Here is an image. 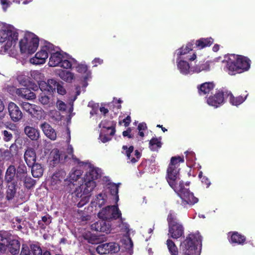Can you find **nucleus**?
Instances as JSON below:
<instances>
[{
    "instance_id": "nucleus-32",
    "label": "nucleus",
    "mask_w": 255,
    "mask_h": 255,
    "mask_svg": "<svg viewBox=\"0 0 255 255\" xmlns=\"http://www.w3.org/2000/svg\"><path fill=\"white\" fill-rule=\"evenodd\" d=\"M111 206H109L103 208L100 212H99L98 213V216L100 219L109 221L111 218Z\"/></svg>"
},
{
    "instance_id": "nucleus-49",
    "label": "nucleus",
    "mask_w": 255,
    "mask_h": 255,
    "mask_svg": "<svg viewBox=\"0 0 255 255\" xmlns=\"http://www.w3.org/2000/svg\"><path fill=\"white\" fill-rule=\"evenodd\" d=\"M59 66L65 69H70L72 67V63L71 61L67 59H64L63 57Z\"/></svg>"
},
{
    "instance_id": "nucleus-58",
    "label": "nucleus",
    "mask_w": 255,
    "mask_h": 255,
    "mask_svg": "<svg viewBox=\"0 0 255 255\" xmlns=\"http://www.w3.org/2000/svg\"><path fill=\"white\" fill-rule=\"evenodd\" d=\"M116 125V124L115 123V124H113L111 127H103V128H106L108 130L111 129V131L110 133V136H113L116 132V129H115Z\"/></svg>"
},
{
    "instance_id": "nucleus-26",
    "label": "nucleus",
    "mask_w": 255,
    "mask_h": 255,
    "mask_svg": "<svg viewBox=\"0 0 255 255\" xmlns=\"http://www.w3.org/2000/svg\"><path fill=\"white\" fill-rule=\"evenodd\" d=\"M225 93L226 98H229V102L230 104L234 106H237L240 105L243 103L246 99V97H243L241 96L235 97L230 91H227Z\"/></svg>"
},
{
    "instance_id": "nucleus-53",
    "label": "nucleus",
    "mask_w": 255,
    "mask_h": 255,
    "mask_svg": "<svg viewBox=\"0 0 255 255\" xmlns=\"http://www.w3.org/2000/svg\"><path fill=\"white\" fill-rule=\"evenodd\" d=\"M68 153L71 155V157L74 161L77 162L78 164L81 163L80 162V160L73 154V149L71 146L68 147Z\"/></svg>"
},
{
    "instance_id": "nucleus-2",
    "label": "nucleus",
    "mask_w": 255,
    "mask_h": 255,
    "mask_svg": "<svg viewBox=\"0 0 255 255\" xmlns=\"http://www.w3.org/2000/svg\"><path fill=\"white\" fill-rule=\"evenodd\" d=\"M202 237L199 234H189L181 243L179 250L170 239L166 241V245L170 255H195L197 245L201 244Z\"/></svg>"
},
{
    "instance_id": "nucleus-43",
    "label": "nucleus",
    "mask_w": 255,
    "mask_h": 255,
    "mask_svg": "<svg viewBox=\"0 0 255 255\" xmlns=\"http://www.w3.org/2000/svg\"><path fill=\"white\" fill-rule=\"evenodd\" d=\"M9 46H10L12 43H15L18 40V33L14 30H9Z\"/></svg>"
},
{
    "instance_id": "nucleus-14",
    "label": "nucleus",
    "mask_w": 255,
    "mask_h": 255,
    "mask_svg": "<svg viewBox=\"0 0 255 255\" xmlns=\"http://www.w3.org/2000/svg\"><path fill=\"white\" fill-rule=\"evenodd\" d=\"M17 146L15 144H12L9 149H0V158L2 160H9L14 155L17 154Z\"/></svg>"
},
{
    "instance_id": "nucleus-63",
    "label": "nucleus",
    "mask_w": 255,
    "mask_h": 255,
    "mask_svg": "<svg viewBox=\"0 0 255 255\" xmlns=\"http://www.w3.org/2000/svg\"><path fill=\"white\" fill-rule=\"evenodd\" d=\"M123 122L124 123L125 127H128L131 122L130 117L129 116H128L125 119L123 120Z\"/></svg>"
},
{
    "instance_id": "nucleus-3",
    "label": "nucleus",
    "mask_w": 255,
    "mask_h": 255,
    "mask_svg": "<svg viewBox=\"0 0 255 255\" xmlns=\"http://www.w3.org/2000/svg\"><path fill=\"white\" fill-rule=\"evenodd\" d=\"M96 172L94 170L86 173L84 177V184L81 185L75 191V196L77 198H81L77 204V207L79 208L83 207L89 201L90 193L96 186L94 180L97 178L98 175L94 177V174Z\"/></svg>"
},
{
    "instance_id": "nucleus-13",
    "label": "nucleus",
    "mask_w": 255,
    "mask_h": 255,
    "mask_svg": "<svg viewBox=\"0 0 255 255\" xmlns=\"http://www.w3.org/2000/svg\"><path fill=\"white\" fill-rule=\"evenodd\" d=\"M168 235L173 239H177L184 235V228L180 223L168 227Z\"/></svg>"
},
{
    "instance_id": "nucleus-55",
    "label": "nucleus",
    "mask_w": 255,
    "mask_h": 255,
    "mask_svg": "<svg viewBox=\"0 0 255 255\" xmlns=\"http://www.w3.org/2000/svg\"><path fill=\"white\" fill-rule=\"evenodd\" d=\"M131 129L130 128H128L126 130H124L123 132V135L124 136H127L128 138H133L134 136L131 133Z\"/></svg>"
},
{
    "instance_id": "nucleus-16",
    "label": "nucleus",
    "mask_w": 255,
    "mask_h": 255,
    "mask_svg": "<svg viewBox=\"0 0 255 255\" xmlns=\"http://www.w3.org/2000/svg\"><path fill=\"white\" fill-rule=\"evenodd\" d=\"M16 167L13 165L8 166L5 171L4 181L5 183H18L16 178Z\"/></svg>"
},
{
    "instance_id": "nucleus-8",
    "label": "nucleus",
    "mask_w": 255,
    "mask_h": 255,
    "mask_svg": "<svg viewBox=\"0 0 255 255\" xmlns=\"http://www.w3.org/2000/svg\"><path fill=\"white\" fill-rule=\"evenodd\" d=\"M119 250V245L115 242L102 244L96 248L97 252L101 255L116 253Z\"/></svg>"
},
{
    "instance_id": "nucleus-12",
    "label": "nucleus",
    "mask_w": 255,
    "mask_h": 255,
    "mask_svg": "<svg viewBox=\"0 0 255 255\" xmlns=\"http://www.w3.org/2000/svg\"><path fill=\"white\" fill-rule=\"evenodd\" d=\"M92 230L100 232L109 233L111 229V225L110 221L104 220L102 219L95 222L91 225Z\"/></svg>"
},
{
    "instance_id": "nucleus-11",
    "label": "nucleus",
    "mask_w": 255,
    "mask_h": 255,
    "mask_svg": "<svg viewBox=\"0 0 255 255\" xmlns=\"http://www.w3.org/2000/svg\"><path fill=\"white\" fill-rule=\"evenodd\" d=\"M21 105L23 110L27 112L32 117L37 119L41 118L42 111L39 107L27 102H22Z\"/></svg>"
},
{
    "instance_id": "nucleus-60",
    "label": "nucleus",
    "mask_w": 255,
    "mask_h": 255,
    "mask_svg": "<svg viewBox=\"0 0 255 255\" xmlns=\"http://www.w3.org/2000/svg\"><path fill=\"white\" fill-rule=\"evenodd\" d=\"M103 62V60L100 58H95L93 61L92 63L94 64V67L97 66L99 64H102Z\"/></svg>"
},
{
    "instance_id": "nucleus-10",
    "label": "nucleus",
    "mask_w": 255,
    "mask_h": 255,
    "mask_svg": "<svg viewBox=\"0 0 255 255\" xmlns=\"http://www.w3.org/2000/svg\"><path fill=\"white\" fill-rule=\"evenodd\" d=\"M49 49V46L47 45L43 46L40 51L36 53L34 57L30 59V62L35 65L44 63L46 59L48 57V51Z\"/></svg>"
},
{
    "instance_id": "nucleus-50",
    "label": "nucleus",
    "mask_w": 255,
    "mask_h": 255,
    "mask_svg": "<svg viewBox=\"0 0 255 255\" xmlns=\"http://www.w3.org/2000/svg\"><path fill=\"white\" fill-rule=\"evenodd\" d=\"M2 134L3 135V140L5 141V142L10 141L13 137L12 133L10 132H9L6 130L2 131Z\"/></svg>"
},
{
    "instance_id": "nucleus-34",
    "label": "nucleus",
    "mask_w": 255,
    "mask_h": 255,
    "mask_svg": "<svg viewBox=\"0 0 255 255\" xmlns=\"http://www.w3.org/2000/svg\"><path fill=\"white\" fill-rule=\"evenodd\" d=\"M111 218L110 220H116L117 219L120 218V220L122 221V213L119 208L117 206H111Z\"/></svg>"
},
{
    "instance_id": "nucleus-41",
    "label": "nucleus",
    "mask_w": 255,
    "mask_h": 255,
    "mask_svg": "<svg viewBox=\"0 0 255 255\" xmlns=\"http://www.w3.org/2000/svg\"><path fill=\"white\" fill-rule=\"evenodd\" d=\"M184 161L183 157L174 156L172 157L169 165L175 166L176 168H179V163H183Z\"/></svg>"
},
{
    "instance_id": "nucleus-22",
    "label": "nucleus",
    "mask_w": 255,
    "mask_h": 255,
    "mask_svg": "<svg viewBox=\"0 0 255 255\" xmlns=\"http://www.w3.org/2000/svg\"><path fill=\"white\" fill-rule=\"evenodd\" d=\"M66 173L64 170L62 169L57 170L51 177V184L52 185L58 184L62 180L66 181Z\"/></svg>"
},
{
    "instance_id": "nucleus-38",
    "label": "nucleus",
    "mask_w": 255,
    "mask_h": 255,
    "mask_svg": "<svg viewBox=\"0 0 255 255\" xmlns=\"http://www.w3.org/2000/svg\"><path fill=\"white\" fill-rule=\"evenodd\" d=\"M149 148L152 151L157 150L161 147L162 143L157 138H152L149 142Z\"/></svg>"
},
{
    "instance_id": "nucleus-52",
    "label": "nucleus",
    "mask_w": 255,
    "mask_h": 255,
    "mask_svg": "<svg viewBox=\"0 0 255 255\" xmlns=\"http://www.w3.org/2000/svg\"><path fill=\"white\" fill-rule=\"evenodd\" d=\"M39 88L42 92L47 91V93H49V88L47 83L43 81L40 82L39 84Z\"/></svg>"
},
{
    "instance_id": "nucleus-15",
    "label": "nucleus",
    "mask_w": 255,
    "mask_h": 255,
    "mask_svg": "<svg viewBox=\"0 0 255 255\" xmlns=\"http://www.w3.org/2000/svg\"><path fill=\"white\" fill-rule=\"evenodd\" d=\"M6 184V191L5 194V199L10 201L16 197L18 188V183H11Z\"/></svg>"
},
{
    "instance_id": "nucleus-42",
    "label": "nucleus",
    "mask_w": 255,
    "mask_h": 255,
    "mask_svg": "<svg viewBox=\"0 0 255 255\" xmlns=\"http://www.w3.org/2000/svg\"><path fill=\"white\" fill-rule=\"evenodd\" d=\"M109 189L110 193L112 195L115 196L116 200L118 201L119 200V186L115 183H113L109 185L108 187Z\"/></svg>"
},
{
    "instance_id": "nucleus-24",
    "label": "nucleus",
    "mask_w": 255,
    "mask_h": 255,
    "mask_svg": "<svg viewBox=\"0 0 255 255\" xmlns=\"http://www.w3.org/2000/svg\"><path fill=\"white\" fill-rule=\"evenodd\" d=\"M63 56L60 53L56 52L51 54L48 62L50 67L59 66Z\"/></svg>"
},
{
    "instance_id": "nucleus-30",
    "label": "nucleus",
    "mask_w": 255,
    "mask_h": 255,
    "mask_svg": "<svg viewBox=\"0 0 255 255\" xmlns=\"http://www.w3.org/2000/svg\"><path fill=\"white\" fill-rule=\"evenodd\" d=\"M31 173L35 178H39L41 177L43 173V168L41 165L35 162L31 165Z\"/></svg>"
},
{
    "instance_id": "nucleus-59",
    "label": "nucleus",
    "mask_w": 255,
    "mask_h": 255,
    "mask_svg": "<svg viewBox=\"0 0 255 255\" xmlns=\"http://www.w3.org/2000/svg\"><path fill=\"white\" fill-rule=\"evenodd\" d=\"M100 137L101 141L103 143H106V142L111 140L112 139L111 137H110V136L107 135L106 134H100Z\"/></svg>"
},
{
    "instance_id": "nucleus-40",
    "label": "nucleus",
    "mask_w": 255,
    "mask_h": 255,
    "mask_svg": "<svg viewBox=\"0 0 255 255\" xmlns=\"http://www.w3.org/2000/svg\"><path fill=\"white\" fill-rule=\"evenodd\" d=\"M9 29L0 30V42L1 43L6 41V45L9 46Z\"/></svg>"
},
{
    "instance_id": "nucleus-62",
    "label": "nucleus",
    "mask_w": 255,
    "mask_h": 255,
    "mask_svg": "<svg viewBox=\"0 0 255 255\" xmlns=\"http://www.w3.org/2000/svg\"><path fill=\"white\" fill-rule=\"evenodd\" d=\"M147 128L146 124L145 123H139L137 126V129L138 130H145Z\"/></svg>"
},
{
    "instance_id": "nucleus-4",
    "label": "nucleus",
    "mask_w": 255,
    "mask_h": 255,
    "mask_svg": "<svg viewBox=\"0 0 255 255\" xmlns=\"http://www.w3.org/2000/svg\"><path fill=\"white\" fill-rule=\"evenodd\" d=\"M251 66V60L246 56L231 54L227 60L226 67L229 74L235 75L248 71Z\"/></svg>"
},
{
    "instance_id": "nucleus-33",
    "label": "nucleus",
    "mask_w": 255,
    "mask_h": 255,
    "mask_svg": "<svg viewBox=\"0 0 255 255\" xmlns=\"http://www.w3.org/2000/svg\"><path fill=\"white\" fill-rule=\"evenodd\" d=\"M59 75L62 80L68 83L72 82L74 78V75L73 73L66 70H62Z\"/></svg>"
},
{
    "instance_id": "nucleus-31",
    "label": "nucleus",
    "mask_w": 255,
    "mask_h": 255,
    "mask_svg": "<svg viewBox=\"0 0 255 255\" xmlns=\"http://www.w3.org/2000/svg\"><path fill=\"white\" fill-rule=\"evenodd\" d=\"M194 45V41L188 42L185 47L182 46L181 48L178 49L177 55L181 56L182 55H186L190 51L192 50L193 45Z\"/></svg>"
},
{
    "instance_id": "nucleus-61",
    "label": "nucleus",
    "mask_w": 255,
    "mask_h": 255,
    "mask_svg": "<svg viewBox=\"0 0 255 255\" xmlns=\"http://www.w3.org/2000/svg\"><path fill=\"white\" fill-rule=\"evenodd\" d=\"M201 181L203 184L206 186V187L208 188L211 184V182L209 179L206 176H203L201 179Z\"/></svg>"
},
{
    "instance_id": "nucleus-51",
    "label": "nucleus",
    "mask_w": 255,
    "mask_h": 255,
    "mask_svg": "<svg viewBox=\"0 0 255 255\" xmlns=\"http://www.w3.org/2000/svg\"><path fill=\"white\" fill-rule=\"evenodd\" d=\"M134 155L135 157H132L130 159V163L133 164L138 161L141 156V153L138 150L134 151Z\"/></svg>"
},
{
    "instance_id": "nucleus-46",
    "label": "nucleus",
    "mask_w": 255,
    "mask_h": 255,
    "mask_svg": "<svg viewBox=\"0 0 255 255\" xmlns=\"http://www.w3.org/2000/svg\"><path fill=\"white\" fill-rule=\"evenodd\" d=\"M23 182L24 185L27 189H30L35 185V181L32 179L30 177L27 176L23 180H22Z\"/></svg>"
},
{
    "instance_id": "nucleus-35",
    "label": "nucleus",
    "mask_w": 255,
    "mask_h": 255,
    "mask_svg": "<svg viewBox=\"0 0 255 255\" xmlns=\"http://www.w3.org/2000/svg\"><path fill=\"white\" fill-rule=\"evenodd\" d=\"M177 67L180 72L183 74H187L189 72V64L185 60H180L177 64Z\"/></svg>"
},
{
    "instance_id": "nucleus-64",
    "label": "nucleus",
    "mask_w": 255,
    "mask_h": 255,
    "mask_svg": "<svg viewBox=\"0 0 255 255\" xmlns=\"http://www.w3.org/2000/svg\"><path fill=\"white\" fill-rule=\"evenodd\" d=\"M50 219V216H44L42 217V222L45 223L46 225H49L51 222Z\"/></svg>"
},
{
    "instance_id": "nucleus-48",
    "label": "nucleus",
    "mask_w": 255,
    "mask_h": 255,
    "mask_svg": "<svg viewBox=\"0 0 255 255\" xmlns=\"http://www.w3.org/2000/svg\"><path fill=\"white\" fill-rule=\"evenodd\" d=\"M50 98L45 93H42L40 94L39 101L42 105H48L49 103Z\"/></svg>"
},
{
    "instance_id": "nucleus-25",
    "label": "nucleus",
    "mask_w": 255,
    "mask_h": 255,
    "mask_svg": "<svg viewBox=\"0 0 255 255\" xmlns=\"http://www.w3.org/2000/svg\"><path fill=\"white\" fill-rule=\"evenodd\" d=\"M16 178L17 181H22L27 176L26 166L24 164H19L16 168Z\"/></svg>"
},
{
    "instance_id": "nucleus-7",
    "label": "nucleus",
    "mask_w": 255,
    "mask_h": 255,
    "mask_svg": "<svg viewBox=\"0 0 255 255\" xmlns=\"http://www.w3.org/2000/svg\"><path fill=\"white\" fill-rule=\"evenodd\" d=\"M227 90H218L213 95L210 96L207 99V104L215 108H218L225 102V98H226V92Z\"/></svg>"
},
{
    "instance_id": "nucleus-44",
    "label": "nucleus",
    "mask_w": 255,
    "mask_h": 255,
    "mask_svg": "<svg viewBox=\"0 0 255 255\" xmlns=\"http://www.w3.org/2000/svg\"><path fill=\"white\" fill-rule=\"evenodd\" d=\"M122 149L124 150V152L123 151V153L127 156L128 160H129V162H130V159L132 158L130 156L131 153L134 150L133 146L131 145L128 147L127 145H123Z\"/></svg>"
},
{
    "instance_id": "nucleus-54",
    "label": "nucleus",
    "mask_w": 255,
    "mask_h": 255,
    "mask_svg": "<svg viewBox=\"0 0 255 255\" xmlns=\"http://www.w3.org/2000/svg\"><path fill=\"white\" fill-rule=\"evenodd\" d=\"M20 255H30V252L27 245H22Z\"/></svg>"
},
{
    "instance_id": "nucleus-5",
    "label": "nucleus",
    "mask_w": 255,
    "mask_h": 255,
    "mask_svg": "<svg viewBox=\"0 0 255 255\" xmlns=\"http://www.w3.org/2000/svg\"><path fill=\"white\" fill-rule=\"evenodd\" d=\"M12 255L18 254L20 249V243L9 233L0 235V252H4L6 249Z\"/></svg>"
},
{
    "instance_id": "nucleus-9",
    "label": "nucleus",
    "mask_w": 255,
    "mask_h": 255,
    "mask_svg": "<svg viewBox=\"0 0 255 255\" xmlns=\"http://www.w3.org/2000/svg\"><path fill=\"white\" fill-rule=\"evenodd\" d=\"M8 111L10 118L13 122H18L23 118V115L19 107L14 102L8 105Z\"/></svg>"
},
{
    "instance_id": "nucleus-45",
    "label": "nucleus",
    "mask_w": 255,
    "mask_h": 255,
    "mask_svg": "<svg viewBox=\"0 0 255 255\" xmlns=\"http://www.w3.org/2000/svg\"><path fill=\"white\" fill-rule=\"evenodd\" d=\"M59 83L54 79H49L47 81V84L49 88V93L51 94L55 91L56 88Z\"/></svg>"
},
{
    "instance_id": "nucleus-27",
    "label": "nucleus",
    "mask_w": 255,
    "mask_h": 255,
    "mask_svg": "<svg viewBox=\"0 0 255 255\" xmlns=\"http://www.w3.org/2000/svg\"><path fill=\"white\" fill-rule=\"evenodd\" d=\"M214 40L211 37L201 38L197 40L194 44L197 48L200 49L211 46Z\"/></svg>"
},
{
    "instance_id": "nucleus-29",
    "label": "nucleus",
    "mask_w": 255,
    "mask_h": 255,
    "mask_svg": "<svg viewBox=\"0 0 255 255\" xmlns=\"http://www.w3.org/2000/svg\"><path fill=\"white\" fill-rule=\"evenodd\" d=\"M77 72L83 75V79L87 80L91 76V72L88 70V66L85 64H78L76 67Z\"/></svg>"
},
{
    "instance_id": "nucleus-6",
    "label": "nucleus",
    "mask_w": 255,
    "mask_h": 255,
    "mask_svg": "<svg viewBox=\"0 0 255 255\" xmlns=\"http://www.w3.org/2000/svg\"><path fill=\"white\" fill-rule=\"evenodd\" d=\"M39 45V38L32 33H27L19 41L20 51L22 53L32 54L37 50Z\"/></svg>"
},
{
    "instance_id": "nucleus-36",
    "label": "nucleus",
    "mask_w": 255,
    "mask_h": 255,
    "mask_svg": "<svg viewBox=\"0 0 255 255\" xmlns=\"http://www.w3.org/2000/svg\"><path fill=\"white\" fill-rule=\"evenodd\" d=\"M210 69V64L208 62H200L193 67L194 72L199 73L202 71H208Z\"/></svg>"
},
{
    "instance_id": "nucleus-56",
    "label": "nucleus",
    "mask_w": 255,
    "mask_h": 255,
    "mask_svg": "<svg viewBox=\"0 0 255 255\" xmlns=\"http://www.w3.org/2000/svg\"><path fill=\"white\" fill-rule=\"evenodd\" d=\"M69 181L71 183H72L74 184V182L75 181H76L78 180L79 178L78 177H77L76 176V174H75V173L72 171L70 173L69 177Z\"/></svg>"
},
{
    "instance_id": "nucleus-57",
    "label": "nucleus",
    "mask_w": 255,
    "mask_h": 255,
    "mask_svg": "<svg viewBox=\"0 0 255 255\" xmlns=\"http://www.w3.org/2000/svg\"><path fill=\"white\" fill-rule=\"evenodd\" d=\"M56 90H57V93L61 95H64L66 93L65 89L59 83L58 84Z\"/></svg>"
},
{
    "instance_id": "nucleus-20",
    "label": "nucleus",
    "mask_w": 255,
    "mask_h": 255,
    "mask_svg": "<svg viewBox=\"0 0 255 255\" xmlns=\"http://www.w3.org/2000/svg\"><path fill=\"white\" fill-rule=\"evenodd\" d=\"M40 128L45 135L51 140H55L56 138V133L55 130L48 123L44 122L41 124Z\"/></svg>"
},
{
    "instance_id": "nucleus-47",
    "label": "nucleus",
    "mask_w": 255,
    "mask_h": 255,
    "mask_svg": "<svg viewBox=\"0 0 255 255\" xmlns=\"http://www.w3.org/2000/svg\"><path fill=\"white\" fill-rule=\"evenodd\" d=\"M30 248L33 255H43L44 254V251H42L41 247L38 245H31Z\"/></svg>"
},
{
    "instance_id": "nucleus-21",
    "label": "nucleus",
    "mask_w": 255,
    "mask_h": 255,
    "mask_svg": "<svg viewBox=\"0 0 255 255\" xmlns=\"http://www.w3.org/2000/svg\"><path fill=\"white\" fill-rule=\"evenodd\" d=\"M231 237L230 242L232 244L244 245L246 241V237L238 232H230Z\"/></svg>"
},
{
    "instance_id": "nucleus-19",
    "label": "nucleus",
    "mask_w": 255,
    "mask_h": 255,
    "mask_svg": "<svg viewBox=\"0 0 255 255\" xmlns=\"http://www.w3.org/2000/svg\"><path fill=\"white\" fill-rule=\"evenodd\" d=\"M24 160L29 167H31L36 162V156L35 150L32 148H28L25 151Z\"/></svg>"
},
{
    "instance_id": "nucleus-39",
    "label": "nucleus",
    "mask_w": 255,
    "mask_h": 255,
    "mask_svg": "<svg viewBox=\"0 0 255 255\" xmlns=\"http://www.w3.org/2000/svg\"><path fill=\"white\" fill-rule=\"evenodd\" d=\"M167 221L168 227L179 223L178 220L177 218L176 214L173 211L170 210L168 213L167 218Z\"/></svg>"
},
{
    "instance_id": "nucleus-37",
    "label": "nucleus",
    "mask_w": 255,
    "mask_h": 255,
    "mask_svg": "<svg viewBox=\"0 0 255 255\" xmlns=\"http://www.w3.org/2000/svg\"><path fill=\"white\" fill-rule=\"evenodd\" d=\"M19 83L24 87H29L31 85V79L27 76L19 75L17 77Z\"/></svg>"
},
{
    "instance_id": "nucleus-23",
    "label": "nucleus",
    "mask_w": 255,
    "mask_h": 255,
    "mask_svg": "<svg viewBox=\"0 0 255 255\" xmlns=\"http://www.w3.org/2000/svg\"><path fill=\"white\" fill-rule=\"evenodd\" d=\"M63 156L60 154L59 150L57 148L53 149L50 152L49 157V160L50 165L55 166L58 164Z\"/></svg>"
},
{
    "instance_id": "nucleus-18",
    "label": "nucleus",
    "mask_w": 255,
    "mask_h": 255,
    "mask_svg": "<svg viewBox=\"0 0 255 255\" xmlns=\"http://www.w3.org/2000/svg\"><path fill=\"white\" fill-rule=\"evenodd\" d=\"M12 88L15 90V93L19 97L27 100H33L36 98L35 93L32 92L27 87H26V88L18 89L15 87H12Z\"/></svg>"
},
{
    "instance_id": "nucleus-1",
    "label": "nucleus",
    "mask_w": 255,
    "mask_h": 255,
    "mask_svg": "<svg viewBox=\"0 0 255 255\" xmlns=\"http://www.w3.org/2000/svg\"><path fill=\"white\" fill-rule=\"evenodd\" d=\"M180 169L168 165L167 169L166 180L169 186L177 193L182 199L184 205H193L198 202V199L194 196L188 188L184 187L183 181H180L178 184L176 183Z\"/></svg>"
},
{
    "instance_id": "nucleus-28",
    "label": "nucleus",
    "mask_w": 255,
    "mask_h": 255,
    "mask_svg": "<svg viewBox=\"0 0 255 255\" xmlns=\"http://www.w3.org/2000/svg\"><path fill=\"white\" fill-rule=\"evenodd\" d=\"M24 132L32 140H37L39 137V131L37 129L30 126L25 127Z\"/></svg>"
},
{
    "instance_id": "nucleus-17",
    "label": "nucleus",
    "mask_w": 255,
    "mask_h": 255,
    "mask_svg": "<svg viewBox=\"0 0 255 255\" xmlns=\"http://www.w3.org/2000/svg\"><path fill=\"white\" fill-rule=\"evenodd\" d=\"M215 87L213 82H206L197 86L198 93L200 96H204L211 93Z\"/></svg>"
}]
</instances>
